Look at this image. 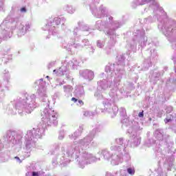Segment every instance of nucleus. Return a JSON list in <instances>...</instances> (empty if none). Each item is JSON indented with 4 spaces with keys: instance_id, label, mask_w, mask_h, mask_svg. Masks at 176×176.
Listing matches in <instances>:
<instances>
[{
    "instance_id": "1",
    "label": "nucleus",
    "mask_w": 176,
    "mask_h": 176,
    "mask_svg": "<svg viewBox=\"0 0 176 176\" xmlns=\"http://www.w3.org/2000/svg\"><path fill=\"white\" fill-rule=\"evenodd\" d=\"M118 62L117 65L110 64L105 67V72L107 74V79H102L98 81V90H108L109 87H113L109 92V98L103 100L102 104L104 109L102 112H108L111 115V118H115L119 112L118 107L115 106L116 101L119 100L118 94V86L120 85L122 75L125 72L124 67L126 65V54H122L118 56Z\"/></svg>"
},
{
    "instance_id": "2",
    "label": "nucleus",
    "mask_w": 176,
    "mask_h": 176,
    "mask_svg": "<svg viewBox=\"0 0 176 176\" xmlns=\"http://www.w3.org/2000/svg\"><path fill=\"white\" fill-rule=\"evenodd\" d=\"M38 94L41 97L43 102H46L47 108H45L41 113L42 123L37 125L36 128L32 129L27 131L25 135V147L22 151L23 159H20L19 157H15L14 160L16 163H21L27 157L31 156V151L36 148V141L38 138H41L43 135H45V131L47 127L50 126H57L58 122L57 121V113L49 108V99H47V94L46 91H38Z\"/></svg>"
},
{
    "instance_id": "3",
    "label": "nucleus",
    "mask_w": 176,
    "mask_h": 176,
    "mask_svg": "<svg viewBox=\"0 0 176 176\" xmlns=\"http://www.w3.org/2000/svg\"><path fill=\"white\" fill-rule=\"evenodd\" d=\"M77 142H74L72 144L65 145L64 143H56L54 144L55 151H58L60 148L61 154H58L57 156L53 158L52 164L54 166H62L65 167L68 166L72 160H75L80 167V168H85L87 164H91L97 160H100V158H97L93 154L87 151L80 152V148H78L76 145Z\"/></svg>"
},
{
    "instance_id": "4",
    "label": "nucleus",
    "mask_w": 176,
    "mask_h": 176,
    "mask_svg": "<svg viewBox=\"0 0 176 176\" xmlns=\"http://www.w3.org/2000/svg\"><path fill=\"white\" fill-rule=\"evenodd\" d=\"M153 19H152L151 16L148 18H145L144 19V23H153L155 20H158L160 23H158V28L164 35L167 37V39L169 42L171 43L172 48L175 50L172 56V60L175 65V71L174 73L170 74V77L166 82V86L170 90H174L176 89V23L175 21L167 17L165 14H161L157 10H153Z\"/></svg>"
},
{
    "instance_id": "5",
    "label": "nucleus",
    "mask_w": 176,
    "mask_h": 176,
    "mask_svg": "<svg viewBox=\"0 0 176 176\" xmlns=\"http://www.w3.org/2000/svg\"><path fill=\"white\" fill-rule=\"evenodd\" d=\"M38 105L35 94H25L16 99L15 109L20 116H24L25 113H31Z\"/></svg>"
},
{
    "instance_id": "6",
    "label": "nucleus",
    "mask_w": 176,
    "mask_h": 176,
    "mask_svg": "<svg viewBox=\"0 0 176 176\" xmlns=\"http://www.w3.org/2000/svg\"><path fill=\"white\" fill-rule=\"evenodd\" d=\"M14 146L15 152H20L23 148V132L16 131H8L0 140V149L6 148L8 149L10 147V143Z\"/></svg>"
},
{
    "instance_id": "7",
    "label": "nucleus",
    "mask_w": 176,
    "mask_h": 176,
    "mask_svg": "<svg viewBox=\"0 0 176 176\" xmlns=\"http://www.w3.org/2000/svg\"><path fill=\"white\" fill-rule=\"evenodd\" d=\"M122 126L129 127L127 129V133L129 134L131 138L130 146L131 148H136L141 144V137L137 134L138 131L142 130V124L138 122H133L127 119H124L122 121Z\"/></svg>"
},
{
    "instance_id": "8",
    "label": "nucleus",
    "mask_w": 176,
    "mask_h": 176,
    "mask_svg": "<svg viewBox=\"0 0 176 176\" xmlns=\"http://www.w3.org/2000/svg\"><path fill=\"white\" fill-rule=\"evenodd\" d=\"M78 27L74 28L73 31V35L70 36V38L68 41L67 46H69L68 50L71 52L72 49H82L83 48V45L79 44V41L80 39V36L84 35L83 32L85 31L87 32H90L91 31V28L89 27V25L86 24H82V22L78 23Z\"/></svg>"
},
{
    "instance_id": "9",
    "label": "nucleus",
    "mask_w": 176,
    "mask_h": 176,
    "mask_svg": "<svg viewBox=\"0 0 176 176\" xmlns=\"http://www.w3.org/2000/svg\"><path fill=\"white\" fill-rule=\"evenodd\" d=\"M19 21V17L13 16L10 22V16H8L0 25V40L10 38Z\"/></svg>"
},
{
    "instance_id": "10",
    "label": "nucleus",
    "mask_w": 176,
    "mask_h": 176,
    "mask_svg": "<svg viewBox=\"0 0 176 176\" xmlns=\"http://www.w3.org/2000/svg\"><path fill=\"white\" fill-rule=\"evenodd\" d=\"M137 43H138L139 46L142 48L145 47L147 43L151 45V39L146 36L145 30H138L133 32V37L129 43L131 50L135 52V49H137Z\"/></svg>"
},
{
    "instance_id": "11",
    "label": "nucleus",
    "mask_w": 176,
    "mask_h": 176,
    "mask_svg": "<svg viewBox=\"0 0 176 176\" xmlns=\"http://www.w3.org/2000/svg\"><path fill=\"white\" fill-rule=\"evenodd\" d=\"M116 143L118 146H113L111 147V151H116V152H118V155L123 157V160L125 162H129L131 159L130 154L129 153V142L130 140H124L123 138H120L116 139Z\"/></svg>"
},
{
    "instance_id": "12",
    "label": "nucleus",
    "mask_w": 176,
    "mask_h": 176,
    "mask_svg": "<svg viewBox=\"0 0 176 176\" xmlns=\"http://www.w3.org/2000/svg\"><path fill=\"white\" fill-rule=\"evenodd\" d=\"M84 3H88L92 14L97 19H104L108 14L109 10L105 6L100 5L97 8V5L100 3V0H87L84 1Z\"/></svg>"
},
{
    "instance_id": "13",
    "label": "nucleus",
    "mask_w": 176,
    "mask_h": 176,
    "mask_svg": "<svg viewBox=\"0 0 176 176\" xmlns=\"http://www.w3.org/2000/svg\"><path fill=\"white\" fill-rule=\"evenodd\" d=\"M8 16H10V23L12 22V19H13V16L19 18V21L16 24L14 30L16 31V34L19 38L24 36L25 34L29 32L30 30L31 29V23L30 22H21V16L19 14V12L12 10L10 15Z\"/></svg>"
},
{
    "instance_id": "14",
    "label": "nucleus",
    "mask_w": 176,
    "mask_h": 176,
    "mask_svg": "<svg viewBox=\"0 0 176 176\" xmlns=\"http://www.w3.org/2000/svg\"><path fill=\"white\" fill-rule=\"evenodd\" d=\"M157 51H156V47L151 44L150 48H148L145 52L144 61L142 65V71H146L149 67H152V63L157 61Z\"/></svg>"
},
{
    "instance_id": "15",
    "label": "nucleus",
    "mask_w": 176,
    "mask_h": 176,
    "mask_svg": "<svg viewBox=\"0 0 176 176\" xmlns=\"http://www.w3.org/2000/svg\"><path fill=\"white\" fill-rule=\"evenodd\" d=\"M102 129V126L97 124L96 127L93 129L87 136L78 141H75V142H77L76 145L78 149H80V148H82V149H87V148H89V145L91 144V141H93L94 137H96V134H97L98 132L101 131Z\"/></svg>"
},
{
    "instance_id": "16",
    "label": "nucleus",
    "mask_w": 176,
    "mask_h": 176,
    "mask_svg": "<svg viewBox=\"0 0 176 176\" xmlns=\"http://www.w3.org/2000/svg\"><path fill=\"white\" fill-rule=\"evenodd\" d=\"M80 61L76 58H73L69 61L65 60L63 65L59 68L54 69L53 74L57 76H63V75H68V69H77L79 67Z\"/></svg>"
},
{
    "instance_id": "17",
    "label": "nucleus",
    "mask_w": 176,
    "mask_h": 176,
    "mask_svg": "<svg viewBox=\"0 0 176 176\" xmlns=\"http://www.w3.org/2000/svg\"><path fill=\"white\" fill-rule=\"evenodd\" d=\"M98 155H102L104 160H109L111 159V163L112 166H118L120 163L123 162V157L119 155V151H113L110 152L107 149L100 150Z\"/></svg>"
},
{
    "instance_id": "18",
    "label": "nucleus",
    "mask_w": 176,
    "mask_h": 176,
    "mask_svg": "<svg viewBox=\"0 0 176 176\" xmlns=\"http://www.w3.org/2000/svg\"><path fill=\"white\" fill-rule=\"evenodd\" d=\"M122 25H123L122 22H119L118 21H113V17L109 16L107 21L102 22L101 20L96 21L95 28L99 31H102L104 28H107V30H111V28H113V30H118V28H120Z\"/></svg>"
},
{
    "instance_id": "19",
    "label": "nucleus",
    "mask_w": 176,
    "mask_h": 176,
    "mask_svg": "<svg viewBox=\"0 0 176 176\" xmlns=\"http://www.w3.org/2000/svg\"><path fill=\"white\" fill-rule=\"evenodd\" d=\"M61 21H65V18H49L46 19L45 23L43 27V31H49V34H52L53 35H54L57 32L56 31V28H57V25H60Z\"/></svg>"
},
{
    "instance_id": "20",
    "label": "nucleus",
    "mask_w": 176,
    "mask_h": 176,
    "mask_svg": "<svg viewBox=\"0 0 176 176\" xmlns=\"http://www.w3.org/2000/svg\"><path fill=\"white\" fill-rule=\"evenodd\" d=\"M146 3L150 4V9L157 10L161 14H166V12L163 10V8L159 6L157 0H134L132 3L133 8L140 6V5H146Z\"/></svg>"
},
{
    "instance_id": "21",
    "label": "nucleus",
    "mask_w": 176,
    "mask_h": 176,
    "mask_svg": "<svg viewBox=\"0 0 176 176\" xmlns=\"http://www.w3.org/2000/svg\"><path fill=\"white\" fill-rule=\"evenodd\" d=\"M116 30L110 28L105 30V35H110V38L107 42V46L104 47V51L107 54H111L113 52V47L116 45Z\"/></svg>"
},
{
    "instance_id": "22",
    "label": "nucleus",
    "mask_w": 176,
    "mask_h": 176,
    "mask_svg": "<svg viewBox=\"0 0 176 176\" xmlns=\"http://www.w3.org/2000/svg\"><path fill=\"white\" fill-rule=\"evenodd\" d=\"M154 136L158 141H161L162 144H163L164 141L167 142L168 138H170V135L164 133L163 129H157L154 132Z\"/></svg>"
},
{
    "instance_id": "23",
    "label": "nucleus",
    "mask_w": 176,
    "mask_h": 176,
    "mask_svg": "<svg viewBox=\"0 0 176 176\" xmlns=\"http://www.w3.org/2000/svg\"><path fill=\"white\" fill-rule=\"evenodd\" d=\"M79 74L81 78H83V79H85L86 80H89V82H91V80H93L94 79V72H93L92 70H80L79 72Z\"/></svg>"
},
{
    "instance_id": "24",
    "label": "nucleus",
    "mask_w": 176,
    "mask_h": 176,
    "mask_svg": "<svg viewBox=\"0 0 176 176\" xmlns=\"http://www.w3.org/2000/svg\"><path fill=\"white\" fill-rule=\"evenodd\" d=\"M166 113V118L164 120L165 123H168L174 119V118H176V113H172L173 112V107L171 106H166L165 109ZM171 113V114H170Z\"/></svg>"
},
{
    "instance_id": "25",
    "label": "nucleus",
    "mask_w": 176,
    "mask_h": 176,
    "mask_svg": "<svg viewBox=\"0 0 176 176\" xmlns=\"http://www.w3.org/2000/svg\"><path fill=\"white\" fill-rule=\"evenodd\" d=\"M83 131V126H80L79 128L74 133L69 135L70 140H74V141L78 140L80 135H82V132Z\"/></svg>"
},
{
    "instance_id": "26",
    "label": "nucleus",
    "mask_w": 176,
    "mask_h": 176,
    "mask_svg": "<svg viewBox=\"0 0 176 176\" xmlns=\"http://www.w3.org/2000/svg\"><path fill=\"white\" fill-rule=\"evenodd\" d=\"M74 95L78 98H82V97H85V88L82 86L76 87L74 91Z\"/></svg>"
},
{
    "instance_id": "27",
    "label": "nucleus",
    "mask_w": 176,
    "mask_h": 176,
    "mask_svg": "<svg viewBox=\"0 0 176 176\" xmlns=\"http://www.w3.org/2000/svg\"><path fill=\"white\" fill-rule=\"evenodd\" d=\"M74 91V87L69 85L63 86V93L65 97H70L72 96V91Z\"/></svg>"
},
{
    "instance_id": "28",
    "label": "nucleus",
    "mask_w": 176,
    "mask_h": 176,
    "mask_svg": "<svg viewBox=\"0 0 176 176\" xmlns=\"http://www.w3.org/2000/svg\"><path fill=\"white\" fill-rule=\"evenodd\" d=\"M2 78L3 79V81L6 83V85H8V83L10 82V74L9 73V70H3Z\"/></svg>"
},
{
    "instance_id": "29",
    "label": "nucleus",
    "mask_w": 176,
    "mask_h": 176,
    "mask_svg": "<svg viewBox=\"0 0 176 176\" xmlns=\"http://www.w3.org/2000/svg\"><path fill=\"white\" fill-rule=\"evenodd\" d=\"M0 57L2 58L1 60L4 64H7L9 60H12V55H8V54H3L2 52L0 54Z\"/></svg>"
},
{
    "instance_id": "30",
    "label": "nucleus",
    "mask_w": 176,
    "mask_h": 176,
    "mask_svg": "<svg viewBox=\"0 0 176 176\" xmlns=\"http://www.w3.org/2000/svg\"><path fill=\"white\" fill-rule=\"evenodd\" d=\"M8 89L6 86H2V84L0 83V102H3V98H5V90Z\"/></svg>"
},
{
    "instance_id": "31",
    "label": "nucleus",
    "mask_w": 176,
    "mask_h": 176,
    "mask_svg": "<svg viewBox=\"0 0 176 176\" xmlns=\"http://www.w3.org/2000/svg\"><path fill=\"white\" fill-rule=\"evenodd\" d=\"M120 113L121 116H122L121 123L123 120H124V119H127V120H129V122H133V124L135 122L134 121V120H130V118H126V109L120 108Z\"/></svg>"
},
{
    "instance_id": "32",
    "label": "nucleus",
    "mask_w": 176,
    "mask_h": 176,
    "mask_svg": "<svg viewBox=\"0 0 176 176\" xmlns=\"http://www.w3.org/2000/svg\"><path fill=\"white\" fill-rule=\"evenodd\" d=\"M63 10H65L67 13H69L70 14H73V13H75L76 9L74 8L72 6L66 5L63 7Z\"/></svg>"
},
{
    "instance_id": "33",
    "label": "nucleus",
    "mask_w": 176,
    "mask_h": 176,
    "mask_svg": "<svg viewBox=\"0 0 176 176\" xmlns=\"http://www.w3.org/2000/svg\"><path fill=\"white\" fill-rule=\"evenodd\" d=\"M163 148H160V144H158V146H157L155 148V153L156 156H162V157H163Z\"/></svg>"
},
{
    "instance_id": "34",
    "label": "nucleus",
    "mask_w": 176,
    "mask_h": 176,
    "mask_svg": "<svg viewBox=\"0 0 176 176\" xmlns=\"http://www.w3.org/2000/svg\"><path fill=\"white\" fill-rule=\"evenodd\" d=\"M164 142L165 146L168 148L169 151H173V146H174V142L170 140V138H168L167 142L164 141Z\"/></svg>"
},
{
    "instance_id": "35",
    "label": "nucleus",
    "mask_w": 176,
    "mask_h": 176,
    "mask_svg": "<svg viewBox=\"0 0 176 176\" xmlns=\"http://www.w3.org/2000/svg\"><path fill=\"white\" fill-rule=\"evenodd\" d=\"M102 90L101 89H98L95 94H94V97L96 98V100H102L104 98V96H102Z\"/></svg>"
},
{
    "instance_id": "36",
    "label": "nucleus",
    "mask_w": 176,
    "mask_h": 176,
    "mask_svg": "<svg viewBox=\"0 0 176 176\" xmlns=\"http://www.w3.org/2000/svg\"><path fill=\"white\" fill-rule=\"evenodd\" d=\"M160 75L162 74H160L157 70L151 71V79H154V80H157Z\"/></svg>"
},
{
    "instance_id": "37",
    "label": "nucleus",
    "mask_w": 176,
    "mask_h": 176,
    "mask_svg": "<svg viewBox=\"0 0 176 176\" xmlns=\"http://www.w3.org/2000/svg\"><path fill=\"white\" fill-rule=\"evenodd\" d=\"M1 150H2V148L0 149V151H1ZM8 159H9V156L7 155L6 153L0 152V160H1V162H8Z\"/></svg>"
},
{
    "instance_id": "38",
    "label": "nucleus",
    "mask_w": 176,
    "mask_h": 176,
    "mask_svg": "<svg viewBox=\"0 0 176 176\" xmlns=\"http://www.w3.org/2000/svg\"><path fill=\"white\" fill-rule=\"evenodd\" d=\"M96 46L99 47V49H102V47L105 46V40H98L96 41Z\"/></svg>"
},
{
    "instance_id": "39",
    "label": "nucleus",
    "mask_w": 176,
    "mask_h": 176,
    "mask_svg": "<svg viewBox=\"0 0 176 176\" xmlns=\"http://www.w3.org/2000/svg\"><path fill=\"white\" fill-rule=\"evenodd\" d=\"M126 173H128V174H129V175H134V174H135V168L133 166L127 167Z\"/></svg>"
},
{
    "instance_id": "40",
    "label": "nucleus",
    "mask_w": 176,
    "mask_h": 176,
    "mask_svg": "<svg viewBox=\"0 0 176 176\" xmlns=\"http://www.w3.org/2000/svg\"><path fill=\"white\" fill-rule=\"evenodd\" d=\"M56 86H63V85H65V80L61 78H56Z\"/></svg>"
},
{
    "instance_id": "41",
    "label": "nucleus",
    "mask_w": 176,
    "mask_h": 176,
    "mask_svg": "<svg viewBox=\"0 0 176 176\" xmlns=\"http://www.w3.org/2000/svg\"><path fill=\"white\" fill-rule=\"evenodd\" d=\"M174 162V157L170 156L166 159V164L169 166V167H171L173 166V162Z\"/></svg>"
},
{
    "instance_id": "42",
    "label": "nucleus",
    "mask_w": 176,
    "mask_h": 176,
    "mask_svg": "<svg viewBox=\"0 0 176 176\" xmlns=\"http://www.w3.org/2000/svg\"><path fill=\"white\" fill-rule=\"evenodd\" d=\"M94 115V112L93 111H83V116H85V118H91L93 117Z\"/></svg>"
},
{
    "instance_id": "43",
    "label": "nucleus",
    "mask_w": 176,
    "mask_h": 176,
    "mask_svg": "<svg viewBox=\"0 0 176 176\" xmlns=\"http://www.w3.org/2000/svg\"><path fill=\"white\" fill-rule=\"evenodd\" d=\"M155 142H156V140L153 139H148L146 142V146H152V145H155Z\"/></svg>"
},
{
    "instance_id": "44",
    "label": "nucleus",
    "mask_w": 176,
    "mask_h": 176,
    "mask_svg": "<svg viewBox=\"0 0 176 176\" xmlns=\"http://www.w3.org/2000/svg\"><path fill=\"white\" fill-rule=\"evenodd\" d=\"M87 51L89 52V54H94V52H96V49H94V47L91 46L87 47Z\"/></svg>"
},
{
    "instance_id": "45",
    "label": "nucleus",
    "mask_w": 176,
    "mask_h": 176,
    "mask_svg": "<svg viewBox=\"0 0 176 176\" xmlns=\"http://www.w3.org/2000/svg\"><path fill=\"white\" fill-rule=\"evenodd\" d=\"M65 134L64 131H60L58 135V140H64Z\"/></svg>"
},
{
    "instance_id": "46",
    "label": "nucleus",
    "mask_w": 176,
    "mask_h": 176,
    "mask_svg": "<svg viewBox=\"0 0 176 176\" xmlns=\"http://www.w3.org/2000/svg\"><path fill=\"white\" fill-rule=\"evenodd\" d=\"M60 97V92H56L53 95V100H57Z\"/></svg>"
},
{
    "instance_id": "47",
    "label": "nucleus",
    "mask_w": 176,
    "mask_h": 176,
    "mask_svg": "<svg viewBox=\"0 0 176 176\" xmlns=\"http://www.w3.org/2000/svg\"><path fill=\"white\" fill-rule=\"evenodd\" d=\"M82 43H84V46H89V42L88 39H83Z\"/></svg>"
},
{
    "instance_id": "48",
    "label": "nucleus",
    "mask_w": 176,
    "mask_h": 176,
    "mask_svg": "<svg viewBox=\"0 0 176 176\" xmlns=\"http://www.w3.org/2000/svg\"><path fill=\"white\" fill-rule=\"evenodd\" d=\"M55 65H56V62L50 63L48 65V69H50V68L54 67Z\"/></svg>"
},
{
    "instance_id": "49",
    "label": "nucleus",
    "mask_w": 176,
    "mask_h": 176,
    "mask_svg": "<svg viewBox=\"0 0 176 176\" xmlns=\"http://www.w3.org/2000/svg\"><path fill=\"white\" fill-rule=\"evenodd\" d=\"M21 13H27V8L25 7H23L20 9Z\"/></svg>"
},
{
    "instance_id": "50",
    "label": "nucleus",
    "mask_w": 176,
    "mask_h": 176,
    "mask_svg": "<svg viewBox=\"0 0 176 176\" xmlns=\"http://www.w3.org/2000/svg\"><path fill=\"white\" fill-rule=\"evenodd\" d=\"M40 173L39 172H32V176H39Z\"/></svg>"
},
{
    "instance_id": "51",
    "label": "nucleus",
    "mask_w": 176,
    "mask_h": 176,
    "mask_svg": "<svg viewBox=\"0 0 176 176\" xmlns=\"http://www.w3.org/2000/svg\"><path fill=\"white\" fill-rule=\"evenodd\" d=\"M1 10H3V2L0 1V12Z\"/></svg>"
},
{
    "instance_id": "52",
    "label": "nucleus",
    "mask_w": 176,
    "mask_h": 176,
    "mask_svg": "<svg viewBox=\"0 0 176 176\" xmlns=\"http://www.w3.org/2000/svg\"><path fill=\"white\" fill-rule=\"evenodd\" d=\"M158 176H167V173L164 172H161L158 174Z\"/></svg>"
},
{
    "instance_id": "53",
    "label": "nucleus",
    "mask_w": 176,
    "mask_h": 176,
    "mask_svg": "<svg viewBox=\"0 0 176 176\" xmlns=\"http://www.w3.org/2000/svg\"><path fill=\"white\" fill-rule=\"evenodd\" d=\"M139 118H144V111L138 113Z\"/></svg>"
},
{
    "instance_id": "54",
    "label": "nucleus",
    "mask_w": 176,
    "mask_h": 176,
    "mask_svg": "<svg viewBox=\"0 0 176 176\" xmlns=\"http://www.w3.org/2000/svg\"><path fill=\"white\" fill-rule=\"evenodd\" d=\"M77 105H83V101L78 100L77 101Z\"/></svg>"
},
{
    "instance_id": "55",
    "label": "nucleus",
    "mask_w": 176,
    "mask_h": 176,
    "mask_svg": "<svg viewBox=\"0 0 176 176\" xmlns=\"http://www.w3.org/2000/svg\"><path fill=\"white\" fill-rule=\"evenodd\" d=\"M72 101H74V102H78V100L76 98H72Z\"/></svg>"
},
{
    "instance_id": "56",
    "label": "nucleus",
    "mask_w": 176,
    "mask_h": 176,
    "mask_svg": "<svg viewBox=\"0 0 176 176\" xmlns=\"http://www.w3.org/2000/svg\"><path fill=\"white\" fill-rule=\"evenodd\" d=\"M62 30H65L66 27H65V25L64 23H62Z\"/></svg>"
},
{
    "instance_id": "57",
    "label": "nucleus",
    "mask_w": 176,
    "mask_h": 176,
    "mask_svg": "<svg viewBox=\"0 0 176 176\" xmlns=\"http://www.w3.org/2000/svg\"><path fill=\"white\" fill-rule=\"evenodd\" d=\"M10 113L11 115H16V113H17L16 111H11V112H10Z\"/></svg>"
},
{
    "instance_id": "58",
    "label": "nucleus",
    "mask_w": 176,
    "mask_h": 176,
    "mask_svg": "<svg viewBox=\"0 0 176 176\" xmlns=\"http://www.w3.org/2000/svg\"><path fill=\"white\" fill-rule=\"evenodd\" d=\"M66 78H67V79H69V75L67 76Z\"/></svg>"
},
{
    "instance_id": "59",
    "label": "nucleus",
    "mask_w": 176,
    "mask_h": 176,
    "mask_svg": "<svg viewBox=\"0 0 176 176\" xmlns=\"http://www.w3.org/2000/svg\"><path fill=\"white\" fill-rule=\"evenodd\" d=\"M92 145H93V146H96V145H94V142H92Z\"/></svg>"
},
{
    "instance_id": "60",
    "label": "nucleus",
    "mask_w": 176,
    "mask_h": 176,
    "mask_svg": "<svg viewBox=\"0 0 176 176\" xmlns=\"http://www.w3.org/2000/svg\"><path fill=\"white\" fill-rule=\"evenodd\" d=\"M49 78H50L49 76H46V78H47V79H49Z\"/></svg>"
},
{
    "instance_id": "61",
    "label": "nucleus",
    "mask_w": 176,
    "mask_h": 176,
    "mask_svg": "<svg viewBox=\"0 0 176 176\" xmlns=\"http://www.w3.org/2000/svg\"><path fill=\"white\" fill-rule=\"evenodd\" d=\"M162 146V148H166V146Z\"/></svg>"
},
{
    "instance_id": "62",
    "label": "nucleus",
    "mask_w": 176,
    "mask_h": 176,
    "mask_svg": "<svg viewBox=\"0 0 176 176\" xmlns=\"http://www.w3.org/2000/svg\"><path fill=\"white\" fill-rule=\"evenodd\" d=\"M47 38L49 39V38H50V37H49V36H47Z\"/></svg>"
},
{
    "instance_id": "63",
    "label": "nucleus",
    "mask_w": 176,
    "mask_h": 176,
    "mask_svg": "<svg viewBox=\"0 0 176 176\" xmlns=\"http://www.w3.org/2000/svg\"><path fill=\"white\" fill-rule=\"evenodd\" d=\"M167 67H165V69H166V71L167 70V69H166Z\"/></svg>"
},
{
    "instance_id": "64",
    "label": "nucleus",
    "mask_w": 176,
    "mask_h": 176,
    "mask_svg": "<svg viewBox=\"0 0 176 176\" xmlns=\"http://www.w3.org/2000/svg\"><path fill=\"white\" fill-rule=\"evenodd\" d=\"M168 170H170V168H168Z\"/></svg>"
}]
</instances>
